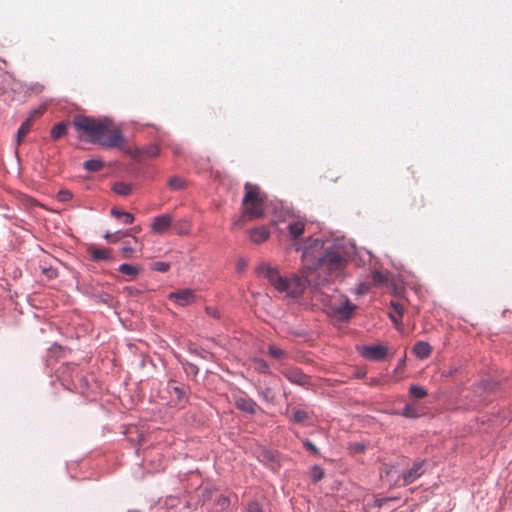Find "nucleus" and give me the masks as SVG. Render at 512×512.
<instances>
[{
  "label": "nucleus",
  "instance_id": "obj_1",
  "mask_svg": "<svg viewBox=\"0 0 512 512\" xmlns=\"http://www.w3.org/2000/svg\"><path fill=\"white\" fill-rule=\"evenodd\" d=\"M302 277L309 285L320 286L329 277L339 276L346 266V259L339 251L324 249V243L314 239L302 254Z\"/></svg>",
  "mask_w": 512,
  "mask_h": 512
},
{
  "label": "nucleus",
  "instance_id": "obj_2",
  "mask_svg": "<svg viewBox=\"0 0 512 512\" xmlns=\"http://www.w3.org/2000/svg\"><path fill=\"white\" fill-rule=\"evenodd\" d=\"M73 125L91 143H97L108 148L120 147L124 143L121 131L107 119L102 120L77 115L73 119Z\"/></svg>",
  "mask_w": 512,
  "mask_h": 512
},
{
  "label": "nucleus",
  "instance_id": "obj_3",
  "mask_svg": "<svg viewBox=\"0 0 512 512\" xmlns=\"http://www.w3.org/2000/svg\"><path fill=\"white\" fill-rule=\"evenodd\" d=\"M245 195L242 200L243 217L250 220L264 216V203L267 199L265 193L256 184L247 182L244 185Z\"/></svg>",
  "mask_w": 512,
  "mask_h": 512
},
{
  "label": "nucleus",
  "instance_id": "obj_4",
  "mask_svg": "<svg viewBox=\"0 0 512 512\" xmlns=\"http://www.w3.org/2000/svg\"><path fill=\"white\" fill-rule=\"evenodd\" d=\"M258 273L268 279L269 283L279 292H286L288 295H293L291 291L292 282L287 278L282 277L276 268H273L267 264H261L258 269Z\"/></svg>",
  "mask_w": 512,
  "mask_h": 512
},
{
  "label": "nucleus",
  "instance_id": "obj_5",
  "mask_svg": "<svg viewBox=\"0 0 512 512\" xmlns=\"http://www.w3.org/2000/svg\"><path fill=\"white\" fill-rule=\"evenodd\" d=\"M356 308L355 304L351 303L348 298H345L339 304H333L330 309L332 315L337 319L347 321L351 318Z\"/></svg>",
  "mask_w": 512,
  "mask_h": 512
},
{
  "label": "nucleus",
  "instance_id": "obj_6",
  "mask_svg": "<svg viewBox=\"0 0 512 512\" xmlns=\"http://www.w3.org/2000/svg\"><path fill=\"white\" fill-rule=\"evenodd\" d=\"M359 352L362 357L370 361H381L385 359L388 354L387 347L377 344V345H369L363 346L359 349Z\"/></svg>",
  "mask_w": 512,
  "mask_h": 512
},
{
  "label": "nucleus",
  "instance_id": "obj_7",
  "mask_svg": "<svg viewBox=\"0 0 512 512\" xmlns=\"http://www.w3.org/2000/svg\"><path fill=\"white\" fill-rule=\"evenodd\" d=\"M196 295L191 289H182L171 292L168 299L174 301L179 306H187L195 301Z\"/></svg>",
  "mask_w": 512,
  "mask_h": 512
},
{
  "label": "nucleus",
  "instance_id": "obj_8",
  "mask_svg": "<svg viewBox=\"0 0 512 512\" xmlns=\"http://www.w3.org/2000/svg\"><path fill=\"white\" fill-rule=\"evenodd\" d=\"M173 218L168 214L156 216L153 219L151 229L156 234H164L172 226Z\"/></svg>",
  "mask_w": 512,
  "mask_h": 512
},
{
  "label": "nucleus",
  "instance_id": "obj_9",
  "mask_svg": "<svg viewBox=\"0 0 512 512\" xmlns=\"http://www.w3.org/2000/svg\"><path fill=\"white\" fill-rule=\"evenodd\" d=\"M87 252L94 261H113L112 250L110 248H101L95 244H91L88 246Z\"/></svg>",
  "mask_w": 512,
  "mask_h": 512
},
{
  "label": "nucleus",
  "instance_id": "obj_10",
  "mask_svg": "<svg viewBox=\"0 0 512 512\" xmlns=\"http://www.w3.org/2000/svg\"><path fill=\"white\" fill-rule=\"evenodd\" d=\"M281 373L291 382L304 386L308 383V376L298 368H284Z\"/></svg>",
  "mask_w": 512,
  "mask_h": 512
},
{
  "label": "nucleus",
  "instance_id": "obj_11",
  "mask_svg": "<svg viewBox=\"0 0 512 512\" xmlns=\"http://www.w3.org/2000/svg\"><path fill=\"white\" fill-rule=\"evenodd\" d=\"M424 473V462L418 461L415 462L412 467L403 473L402 475V485H408L414 482L417 478H419Z\"/></svg>",
  "mask_w": 512,
  "mask_h": 512
},
{
  "label": "nucleus",
  "instance_id": "obj_12",
  "mask_svg": "<svg viewBox=\"0 0 512 512\" xmlns=\"http://www.w3.org/2000/svg\"><path fill=\"white\" fill-rule=\"evenodd\" d=\"M250 240L256 244H260L268 240L270 230L268 227L260 226L249 231Z\"/></svg>",
  "mask_w": 512,
  "mask_h": 512
},
{
  "label": "nucleus",
  "instance_id": "obj_13",
  "mask_svg": "<svg viewBox=\"0 0 512 512\" xmlns=\"http://www.w3.org/2000/svg\"><path fill=\"white\" fill-rule=\"evenodd\" d=\"M235 405L238 409L245 411L250 414L256 412L257 404L251 398L245 396H239L235 399Z\"/></svg>",
  "mask_w": 512,
  "mask_h": 512
},
{
  "label": "nucleus",
  "instance_id": "obj_14",
  "mask_svg": "<svg viewBox=\"0 0 512 512\" xmlns=\"http://www.w3.org/2000/svg\"><path fill=\"white\" fill-rule=\"evenodd\" d=\"M41 115V111H34L30 118L26 119L20 126L17 132L18 144L24 139V137L30 132L32 127L33 117Z\"/></svg>",
  "mask_w": 512,
  "mask_h": 512
},
{
  "label": "nucleus",
  "instance_id": "obj_15",
  "mask_svg": "<svg viewBox=\"0 0 512 512\" xmlns=\"http://www.w3.org/2000/svg\"><path fill=\"white\" fill-rule=\"evenodd\" d=\"M412 351L416 355V357L420 359H426L430 356L432 352V347L427 342L418 341L413 346Z\"/></svg>",
  "mask_w": 512,
  "mask_h": 512
},
{
  "label": "nucleus",
  "instance_id": "obj_16",
  "mask_svg": "<svg viewBox=\"0 0 512 512\" xmlns=\"http://www.w3.org/2000/svg\"><path fill=\"white\" fill-rule=\"evenodd\" d=\"M305 230V223L302 220H294L288 224V232L293 239H298Z\"/></svg>",
  "mask_w": 512,
  "mask_h": 512
},
{
  "label": "nucleus",
  "instance_id": "obj_17",
  "mask_svg": "<svg viewBox=\"0 0 512 512\" xmlns=\"http://www.w3.org/2000/svg\"><path fill=\"white\" fill-rule=\"evenodd\" d=\"M67 127L68 123L66 122H59L55 124L51 129V138L53 140H58L67 133Z\"/></svg>",
  "mask_w": 512,
  "mask_h": 512
},
{
  "label": "nucleus",
  "instance_id": "obj_18",
  "mask_svg": "<svg viewBox=\"0 0 512 512\" xmlns=\"http://www.w3.org/2000/svg\"><path fill=\"white\" fill-rule=\"evenodd\" d=\"M111 214L117 219L122 220L124 224H132L134 222V216L129 212L119 211L116 208H112Z\"/></svg>",
  "mask_w": 512,
  "mask_h": 512
},
{
  "label": "nucleus",
  "instance_id": "obj_19",
  "mask_svg": "<svg viewBox=\"0 0 512 512\" xmlns=\"http://www.w3.org/2000/svg\"><path fill=\"white\" fill-rule=\"evenodd\" d=\"M112 190L118 195L128 196L132 192V186L125 182H116Z\"/></svg>",
  "mask_w": 512,
  "mask_h": 512
},
{
  "label": "nucleus",
  "instance_id": "obj_20",
  "mask_svg": "<svg viewBox=\"0 0 512 512\" xmlns=\"http://www.w3.org/2000/svg\"><path fill=\"white\" fill-rule=\"evenodd\" d=\"M177 234L179 235H187L190 232L191 224L188 219H180L174 225Z\"/></svg>",
  "mask_w": 512,
  "mask_h": 512
},
{
  "label": "nucleus",
  "instance_id": "obj_21",
  "mask_svg": "<svg viewBox=\"0 0 512 512\" xmlns=\"http://www.w3.org/2000/svg\"><path fill=\"white\" fill-rule=\"evenodd\" d=\"M409 395L415 399H422L428 395L427 390L422 386L412 384L409 387Z\"/></svg>",
  "mask_w": 512,
  "mask_h": 512
},
{
  "label": "nucleus",
  "instance_id": "obj_22",
  "mask_svg": "<svg viewBox=\"0 0 512 512\" xmlns=\"http://www.w3.org/2000/svg\"><path fill=\"white\" fill-rule=\"evenodd\" d=\"M118 270L120 273H122L124 275H128L131 278L136 277L140 272V269L138 267L127 264V263L121 264L119 266Z\"/></svg>",
  "mask_w": 512,
  "mask_h": 512
},
{
  "label": "nucleus",
  "instance_id": "obj_23",
  "mask_svg": "<svg viewBox=\"0 0 512 512\" xmlns=\"http://www.w3.org/2000/svg\"><path fill=\"white\" fill-rule=\"evenodd\" d=\"M104 166V163L100 159H90L84 162V168L90 172L100 171Z\"/></svg>",
  "mask_w": 512,
  "mask_h": 512
},
{
  "label": "nucleus",
  "instance_id": "obj_24",
  "mask_svg": "<svg viewBox=\"0 0 512 512\" xmlns=\"http://www.w3.org/2000/svg\"><path fill=\"white\" fill-rule=\"evenodd\" d=\"M401 414L407 418H418L420 416L418 407L412 403L406 404Z\"/></svg>",
  "mask_w": 512,
  "mask_h": 512
},
{
  "label": "nucleus",
  "instance_id": "obj_25",
  "mask_svg": "<svg viewBox=\"0 0 512 512\" xmlns=\"http://www.w3.org/2000/svg\"><path fill=\"white\" fill-rule=\"evenodd\" d=\"M371 279L372 284L379 286L387 283L388 281L387 274L379 270H375L371 273Z\"/></svg>",
  "mask_w": 512,
  "mask_h": 512
},
{
  "label": "nucleus",
  "instance_id": "obj_26",
  "mask_svg": "<svg viewBox=\"0 0 512 512\" xmlns=\"http://www.w3.org/2000/svg\"><path fill=\"white\" fill-rule=\"evenodd\" d=\"M268 354L277 360H284L288 356L286 351H284L274 345H270L268 347Z\"/></svg>",
  "mask_w": 512,
  "mask_h": 512
},
{
  "label": "nucleus",
  "instance_id": "obj_27",
  "mask_svg": "<svg viewBox=\"0 0 512 512\" xmlns=\"http://www.w3.org/2000/svg\"><path fill=\"white\" fill-rule=\"evenodd\" d=\"M259 458L261 461L269 464L273 470H276L279 466L278 463H276V461L274 460L273 455L269 451H262Z\"/></svg>",
  "mask_w": 512,
  "mask_h": 512
},
{
  "label": "nucleus",
  "instance_id": "obj_28",
  "mask_svg": "<svg viewBox=\"0 0 512 512\" xmlns=\"http://www.w3.org/2000/svg\"><path fill=\"white\" fill-rule=\"evenodd\" d=\"M309 418V414L305 410L295 409L293 410L292 419L295 423H304Z\"/></svg>",
  "mask_w": 512,
  "mask_h": 512
},
{
  "label": "nucleus",
  "instance_id": "obj_29",
  "mask_svg": "<svg viewBox=\"0 0 512 512\" xmlns=\"http://www.w3.org/2000/svg\"><path fill=\"white\" fill-rule=\"evenodd\" d=\"M168 186L173 190H179L184 187V180L178 176L169 179Z\"/></svg>",
  "mask_w": 512,
  "mask_h": 512
},
{
  "label": "nucleus",
  "instance_id": "obj_30",
  "mask_svg": "<svg viewBox=\"0 0 512 512\" xmlns=\"http://www.w3.org/2000/svg\"><path fill=\"white\" fill-rule=\"evenodd\" d=\"M310 476L314 482L320 481L324 476L323 469L320 466H314L311 469Z\"/></svg>",
  "mask_w": 512,
  "mask_h": 512
},
{
  "label": "nucleus",
  "instance_id": "obj_31",
  "mask_svg": "<svg viewBox=\"0 0 512 512\" xmlns=\"http://www.w3.org/2000/svg\"><path fill=\"white\" fill-rule=\"evenodd\" d=\"M152 269L158 272H167L170 269V264L164 261H157L152 264Z\"/></svg>",
  "mask_w": 512,
  "mask_h": 512
},
{
  "label": "nucleus",
  "instance_id": "obj_32",
  "mask_svg": "<svg viewBox=\"0 0 512 512\" xmlns=\"http://www.w3.org/2000/svg\"><path fill=\"white\" fill-rule=\"evenodd\" d=\"M255 369L261 373H267L269 371V365L263 359H256L254 361Z\"/></svg>",
  "mask_w": 512,
  "mask_h": 512
},
{
  "label": "nucleus",
  "instance_id": "obj_33",
  "mask_svg": "<svg viewBox=\"0 0 512 512\" xmlns=\"http://www.w3.org/2000/svg\"><path fill=\"white\" fill-rule=\"evenodd\" d=\"M72 199V193L69 190H60L57 193V200L60 202H68Z\"/></svg>",
  "mask_w": 512,
  "mask_h": 512
},
{
  "label": "nucleus",
  "instance_id": "obj_34",
  "mask_svg": "<svg viewBox=\"0 0 512 512\" xmlns=\"http://www.w3.org/2000/svg\"><path fill=\"white\" fill-rule=\"evenodd\" d=\"M371 286L372 284L369 282H361L356 289V293L359 295L366 294L371 289Z\"/></svg>",
  "mask_w": 512,
  "mask_h": 512
},
{
  "label": "nucleus",
  "instance_id": "obj_35",
  "mask_svg": "<svg viewBox=\"0 0 512 512\" xmlns=\"http://www.w3.org/2000/svg\"><path fill=\"white\" fill-rule=\"evenodd\" d=\"M128 235V233H125L123 234V236H126ZM122 235H120V233H117V234H113V233H106L104 235V238L109 241V242H112V243H115L117 241H119L121 239Z\"/></svg>",
  "mask_w": 512,
  "mask_h": 512
},
{
  "label": "nucleus",
  "instance_id": "obj_36",
  "mask_svg": "<svg viewBox=\"0 0 512 512\" xmlns=\"http://www.w3.org/2000/svg\"><path fill=\"white\" fill-rule=\"evenodd\" d=\"M247 512H263V509L258 502L251 501L247 506Z\"/></svg>",
  "mask_w": 512,
  "mask_h": 512
},
{
  "label": "nucleus",
  "instance_id": "obj_37",
  "mask_svg": "<svg viewBox=\"0 0 512 512\" xmlns=\"http://www.w3.org/2000/svg\"><path fill=\"white\" fill-rule=\"evenodd\" d=\"M121 251L124 258H130L134 253V249L126 243L122 246Z\"/></svg>",
  "mask_w": 512,
  "mask_h": 512
},
{
  "label": "nucleus",
  "instance_id": "obj_38",
  "mask_svg": "<svg viewBox=\"0 0 512 512\" xmlns=\"http://www.w3.org/2000/svg\"><path fill=\"white\" fill-rule=\"evenodd\" d=\"M303 445L311 453H313L315 455L319 454V451H318L317 447L311 441L306 439V440L303 441Z\"/></svg>",
  "mask_w": 512,
  "mask_h": 512
},
{
  "label": "nucleus",
  "instance_id": "obj_39",
  "mask_svg": "<svg viewBox=\"0 0 512 512\" xmlns=\"http://www.w3.org/2000/svg\"><path fill=\"white\" fill-rule=\"evenodd\" d=\"M205 311L208 316L213 317L215 319L219 318V311L216 307L207 306Z\"/></svg>",
  "mask_w": 512,
  "mask_h": 512
},
{
  "label": "nucleus",
  "instance_id": "obj_40",
  "mask_svg": "<svg viewBox=\"0 0 512 512\" xmlns=\"http://www.w3.org/2000/svg\"><path fill=\"white\" fill-rule=\"evenodd\" d=\"M217 505L222 509V510H225L228 508L229 506V500L228 498L224 497V496H220L218 499H217Z\"/></svg>",
  "mask_w": 512,
  "mask_h": 512
},
{
  "label": "nucleus",
  "instance_id": "obj_41",
  "mask_svg": "<svg viewBox=\"0 0 512 512\" xmlns=\"http://www.w3.org/2000/svg\"><path fill=\"white\" fill-rule=\"evenodd\" d=\"M391 306L394 309V312L397 314L399 318H402L403 316V307L396 302H391Z\"/></svg>",
  "mask_w": 512,
  "mask_h": 512
},
{
  "label": "nucleus",
  "instance_id": "obj_42",
  "mask_svg": "<svg viewBox=\"0 0 512 512\" xmlns=\"http://www.w3.org/2000/svg\"><path fill=\"white\" fill-rule=\"evenodd\" d=\"M262 395H263V397L265 398V400L270 401V402H273V401H274L273 391H272L270 388H266V389L262 392Z\"/></svg>",
  "mask_w": 512,
  "mask_h": 512
},
{
  "label": "nucleus",
  "instance_id": "obj_43",
  "mask_svg": "<svg viewBox=\"0 0 512 512\" xmlns=\"http://www.w3.org/2000/svg\"><path fill=\"white\" fill-rule=\"evenodd\" d=\"M404 366H405V358H402L401 360H399L394 372L396 373V372L402 370L404 368Z\"/></svg>",
  "mask_w": 512,
  "mask_h": 512
},
{
  "label": "nucleus",
  "instance_id": "obj_44",
  "mask_svg": "<svg viewBox=\"0 0 512 512\" xmlns=\"http://www.w3.org/2000/svg\"><path fill=\"white\" fill-rule=\"evenodd\" d=\"M173 390L178 395L179 398L183 394L182 389L178 386L173 387Z\"/></svg>",
  "mask_w": 512,
  "mask_h": 512
},
{
  "label": "nucleus",
  "instance_id": "obj_45",
  "mask_svg": "<svg viewBox=\"0 0 512 512\" xmlns=\"http://www.w3.org/2000/svg\"><path fill=\"white\" fill-rule=\"evenodd\" d=\"M390 318L392 319V321H393L394 323H396V324L398 323V319H397V318H396V316H395V315H393L392 313H390Z\"/></svg>",
  "mask_w": 512,
  "mask_h": 512
},
{
  "label": "nucleus",
  "instance_id": "obj_46",
  "mask_svg": "<svg viewBox=\"0 0 512 512\" xmlns=\"http://www.w3.org/2000/svg\"><path fill=\"white\" fill-rule=\"evenodd\" d=\"M234 225H241L240 220L236 221Z\"/></svg>",
  "mask_w": 512,
  "mask_h": 512
}]
</instances>
